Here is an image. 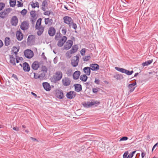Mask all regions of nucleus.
<instances>
[{
    "label": "nucleus",
    "instance_id": "72a5a7b5",
    "mask_svg": "<svg viewBox=\"0 0 158 158\" xmlns=\"http://www.w3.org/2000/svg\"><path fill=\"white\" fill-rule=\"evenodd\" d=\"M153 60H149L142 63V65L143 66H148L152 62Z\"/></svg>",
    "mask_w": 158,
    "mask_h": 158
},
{
    "label": "nucleus",
    "instance_id": "c9c22d12",
    "mask_svg": "<svg viewBox=\"0 0 158 158\" xmlns=\"http://www.w3.org/2000/svg\"><path fill=\"white\" fill-rule=\"evenodd\" d=\"M115 69L117 71L121 72L123 73H125V69L123 68H120L117 67H115Z\"/></svg>",
    "mask_w": 158,
    "mask_h": 158
},
{
    "label": "nucleus",
    "instance_id": "1a4fd4ad",
    "mask_svg": "<svg viewBox=\"0 0 158 158\" xmlns=\"http://www.w3.org/2000/svg\"><path fill=\"white\" fill-rule=\"evenodd\" d=\"M73 44V42L72 40H68L64 46V48L65 50H67L71 48Z\"/></svg>",
    "mask_w": 158,
    "mask_h": 158
},
{
    "label": "nucleus",
    "instance_id": "6ab92c4d",
    "mask_svg": "<svg viewBox=\"0 0 158 158\" xmlns=\"http://www.w3.org/2000/svg\"><path fill=\"white\" fill-rule=\"evenodd\" d=\"M39 66V63L38 61H35L31 65L32 69L34 70H37Z\"/></svg>",
    "mask_w": 158,
    "mask_h": 158
},
{
    "label": "nucleus",
    "instance_id": "58836bf2",
    "mask_svg": "<svg viewBox=\"0 0 158 158\" xmlns=\"http://www.w3.org/2000/svg\"><path fill=\"white\" fill-rule=\"evenodd\" d=\"M91 58L90 56H85L83 58V60L84 61H88Z\"/></svg>",
    "mask_w": 158,
    "mask_h": 158
},
{
    "label": "nucleus",
    "instance_id": "b1692460",
    "mask_svg": "<svg viewBox=\"0 0 158 158\" xmlns=\"http://www.w3.org/2000/svg\"><path fill=\"white\" fill-rule=\"evenodd\" d=\"M80 74L81 72L80 71H77L75 72L73 75V79L75 80L78 79Z\"/></svg>",
    "mask_w": 158,
    "mask_h": 158
},
{
    "label": "nucleus",
    "instance_id": "4c0bfd02",
    "mask_svg": "<svg viewBox=\"0 0 158 158\" xmlns=\"http://www.w3.org/2000/svg\"><path fill=\"white\" fill-rule=\"evenodd\" d=\"M16 1L15 0H10V7H14L15 5Z\"/></svg>",
    "mask_w": 158,
    "mask_h": 158
},
{
    "label": "nucleus",
    "instance_id": "20e7f679",
    "mask_svg": "<svg viewBox=\"0 0 158 158\" xmlns=\"http://www.w3.org/2000/svg\"><path fill=\"white\" fill-rule=\"evenodd\" d=\"M11 10V8H7L0 13V18L4 19L6 17Z\"/></svg>",
    "mask_w": 158,
    "mask_h": 158
},
{
    "label": "nucleus",
    "instance_id": "9d476101",
    "mask_svg": "<svg viewBox=\"0 0 158 158\" xmlns=\"http://www.w3.org/2000/svg\"><path fill=\"white\" fill-rule=\"evenodd\" d=\"M76 95V93L74 91H71L67 93L66 96L67 98L72 99Z\"/></svg>",
    "mask_w": 158,
    "mask_h": 158
},
{
    "label": "nucleus",
    "instance_id": "e2e57ef3",
    "mask_svg": "<svg viewBox=\"0 0 158 158\" xmlns=\"http://www.w3.org/2000/svg\"><path fill=\"white\" fill-rule=\"evenodd\" d=\"M141 157L142 158H143L146 155V153H144V152H143L141 150Z\"/></svg>",
    "mask_w": 158,
    "mask_h": 158
},
{
    "label": "nucleus",
    "instance_id": "7ed1b4c3",
    "mask_svg": "<svg viewBox=\"0 0 158 158\" xmlns=\"http://www.w3.org/2000/svg\"><path fill=\"white\" fill-rule=\"evenodd\" d=\"M100 103V102L98 101H95L92 102H87L83 104V106L86 108H89L91 106L95 105L97 106Z\"/></svg>",
    "mask_w": 158,
    "mask_h": 158
},
{
    "label": "nucleus",
    "instance_id": "6e6d98bb",
    "mask_svg": "<svg viewBox=\"0 0 158 158\" xmlns=\"http://www.w3.org/2000/svg\"><path fill=\"white\" fill-rule=\"evenodd\" d=\"M17 5L18 7H22L23 6V3H21L19 1H18V4Z\"/></svg>",
    "mask_w": 158,
    "mask_h": 158
},
{
    "label": "nucleus",
    "instance_id": "a878e982",
    "mask_svg": "<svg viewBox=\"0 0 158 158\" xmlns=\"http://www.w3.org/2000/svg\"><path fill=\"white\" fill-rule=\"evenodd\" d=\"M45 24L49 26L51 25L53 23V20L49 18H45L44 20Z\"/></svg>",
    "mask_w": 158,
    "mask_h": 158
},
{
    "label": "nucleus",
    "instance_id": "7c9ffc66",
    "mask_svg": "<svg viewBox=\"0 0 158 158\" xmlns=\"http://www.w3.org/2000/svg\"><path fill=\"white\" fill-rule=\"evenodd\" d=\"M88 78V77L87 76V75L86 74L82 75L80 76V79L82 81H83L84 82L86 81Z\"/></svg>",
    "mask_w": 158,
    "mask_h": 158
},
{
    "label": "nucleus",
    "instance_id": "864d4df0",
    "mask_svg": "<svg viewBox=\"0 0 158 158\" xmlns=\"http://www.w3.org/2000/svg\"><path fill=\"white\" fill-rule=\"evenodd\" d=\"M72 25V27L75 30H76L77 28V24L73 22Z\"/></svg>",
    "mask_w": 158,
    "mask_h": 158
},
{
    "label": "nucleus",
    "instance_id": "774afa93",
    "mask_svg": "<svg viewBox=\"0 0 158 158\" xmlns=\"http://www.w3.org/2000/svg\"><path fill=\"white\" fill-rule=\"evenodd\" d=\"M133 156L130 153L128 155L127 158H132Z\"/></svg>",
    "mask_w": 158,
    "mask_h": 158
},
{
    "label": "nucleus",
    "instance_id": "bb28decb",
    "mask_svg": "<svg viewBox=\"0 0 158 158\" xmlns=\"http://www.w3.org/2000/svg\"><path fill=\"white\" fill-rule=\"evenodd\" d=\"M78 49V46L77 45H74L71 49L70 50V54H73L76 52Z\"/></svg>",
    "mask_w": 158,
    "mask_h": 158
},
{
    "label": "nucleus",
    "instance_id": "aec40b11",
    "mask_svg": "<svg viewBox=\"0 0 158 158\" xmlns=\"http://www.w3.org/2000/svg\"><path fill=\"white\" fill-rule=\"evenodd\" d=\"M75 57L76 59L75 60L73 59V60L71 62V64L74 67H76L78 65L79 62L78 56L76 55Z\"/></svg>",
    "mask_w": 158,
    "mask_h": 158
},
{
    "label": "nucleus",
    "instance_id": "f8f14e48",
    "mask_svg": "<svg viewBox=\"0 0 158 158\" xmlns=\"http://www.w3.org/2000/svg\"><path fill=\"white\" fill-rule=\"evenodd\" d=\"M12 26H16L17 25L18 19L16 16H13L10 20Z\"/></svg>",
    "mask_w": 158,
    "mask_h": 158
},
{
    "label": "nucleus",
    "instance_id": "dca6fc26",
    "mask_svg": "<svg viewBox=\"0 0 158 158\" xmlns=\"http://www.w3.org/2000/svg\"><path fill=\"white\" fill-rule=\"evenodd\" d=\"M23 69L25 72H28L30 70V68L28 64L25 62L23 64Z\"/></svg>",
    "mask_w": 158,
    "mask_h": 158
},
{
    "label": "nucleus",
    "instance_id": "bf43d9fd",
    "mask_svg": "<svg viewBox=\"0 0 158 158\" xmlns=\"http://www.w3.org/2000/svg\"><path fill=\"white\" fill-rule=\"evenodd\" d=\"M158 147V142H157L156 143L153 147L152 151H153V150L154 149V148H155L156 147Z\"/></svg>",
    "mask_w": 158,
    "mask_h": 158
},
{
    "label": "nucleus",
    "instance_id": "412c9836",
    "mask_svg": "<svg viewBox=\"0 0 158 158\" xmlns=\"http://www.w3.org/2000/svg\"><path fill=\"white\" fill-rule=\"evenodd\" d=\"M43 86L44 89L46 91H48L50 90V86L47 82H43Z\"/></svg>",
    "mask_w": 158,
    "mask_h": 158
},
{
    "label": "nucleus",
    "instance_id": "0e129e2a",
    "mask_svg": "<svg viewBox=\"0 0 158 158\" xmlns=\"http://www.w3.org/2000/svg\"><path fill=\"white\" fill-rule=\"evenodd\" d=\"M70 51H68L66 53V55L68 57H70L71 56L70 55Z\"/></svg>",
    "mask_w": 158,
    "mask_h": 158
},
{
    "label": "nucleus",
    "instance_id": "a19ab883",
    "mask_svg": "<svg viewBox=\"0 0 158 158\" xmlns=\"http://www.w3.org/2000/svg\"><path fill=\"white\" fill-rule=\"evenodd\" d=\"M48 70V68L45 66H42V71L44 73L47 72Z\"/></svg>",
    "mask_w": 158,
    "mask_h": 158
},
{
    "label": "nucleus",
    "instance_id": "2f4dec72",
    "mask_svg": "<svg viewBox=\"0 0 158 158\" xmlns=\"http://www.w3.org/2000/svg\"><path fill=\"white\" fill-rule=\"evenodd\" d=\"M10 38L8 37H6L5 38V44L6 46H9L10 44Z\"/></svg>",
    "mask_w": 158,
    "mask_h": 158
},
{
    "label": "nucleus",
    "instance_id": "c85d7f7f",
    "mask_svg": "<svg viewBox=\"0 0 158 158\" xmlns=\"http://www.w3.org/2000/svg\"><path fill=\"white\" fill-rule=\"evenodd\" d=\"M30 5L33 8H35L36 7H37L38 8L39 7V3L36 1L35 2H34L33 1L31 2H30Z\"/></svg>",
    "mask_w": 158,
    "mask_h": 158
},
{
    "label": "nucleus",
    "instance_id": "423d86ee",
    "mask_svg": "<svg viewBox=\"0 0 158 158\" xmlns=\"http://www.w3.org/2000/svg\"><path fill=\"white\" fill-rule=\"evenodd\" d=\"M63 19L64 23L68 24L69 27H71L73 21L70 17L65 16L63 17Z\"/></svg>",
    "mask_w": 158,
    "mask_h": 158
},
{
    "label": "nucleus",
    "instance_id": "f257e3e1",
    "mask_svg": "<svg viewBox=\"0 0 158 158\" xmlns=\"http://www.w3.org/2000/svg\"><path fill=\"white\" fill-rule=\"evenodd\" d=\"M41 18L39 19L37 21L35 26V29L38 30L37 34L39 36L41 35L42 34L44 29V27H43L41 25Z\"/></svg>",
    "mask_w": 158,
    "mask_h": 158
},
{
    "label": "nucleus",
    "instance_id": "13d9d810",
    "mask_svg": "<svg viewBox=\"0 0 158 158\" xmlns=\"http://www.w3.org/2000/svg\"><path fill=\"white\" fill-rule=\"evenodd\" d=\"M95 83L99 85L100 84V80L96 78L94 81Z\"/></svg>",
    "mask_w": 158,
    "mask_h": 158
},
{
    "label": "nucleus",
    "instance_id": "cd10ccee",
    "mask_svg": "<svg viewBox=\"0 0 158 158\" xmlns=\"http://www.w3.org/2000/svg\"><path fill=\"white\" fill-rule=\"evenodd\" d=\"M48 5L47 0H44L42 2L41 9L44 11H45V7Z\"/></svg>",
    "mask_w": 158,
    "mask_h": 158
},
{
    "label": "nucleus",
    "instance_id": "5701e85b",
    "mask_svg": "<svg viewBox=\"0 0 158 158\" xmlns=\"http://www.w3.org/2000/svg\"><path fill=\"white\" fill-rule=\"evenodd\" d=\"M73 86L75 88V90L76 92H79L82 90L81 85L80 84H75Z\"/></svg>",
    "mask_w": 158,
    "mask_h": 158
},
{
    "label": "nucleus",
    "instance_id": "f03ea898",
    "mask_svg": "<svg viewBox=\"0 0 158 158\" xmlns=\"http://www.w3.org/2000/svg\"><path fill=\"white\" fill-rule=\"evenodd\" d=\"M62 72L59 71H57L55 73V77L52 78V80L54 82L59 81L62 78Z\"/></svg>",
    "mask_w": 158,
    "mask_h": 158
},
{
    "label": "nucleus",
    "instance_id": "39448f33",
    "mask_svg": "<svg viewBox=\"0 0 158 158\" xmlns=\"http://www.w3.org/2000/svg\"><path fill=\"white\" fill-rule=\"evenodd\" d=\"M35 37L34 35H30L27 39V44L28 45H33L35 42Z\"/></svg>",
    "mask_w": 158,
    "mask_h": 158
},
{
    "label": "nucleus",
    "instance_id": "393cba45",
    "mask_svg": "<svg viewBox=\"0 0 158 158\" xmlns=\"http://www.w3.org/2000/svg\"><path fill=\"white\" fill-rule=\"evenodd\" d=\"M91 69L89 67H84L83 70L85 74L87 76H89L91 73Z\"/></svg>",
    "mask_w": 158,
    "mask_h": 158
},
{
    "label": "nucleus",
    "instance_id": "3c124183",
    "mask_svg": "<svg viewBox=\"0 0 158 158\" xmlns=\"http://www.w3.org/2000/svg\"><path fill=\"white\" fill-rule=\"evenodd\" d=\"M128 154V152L127 151L125 152L123 154V158H127V156Z\"/></svg>",
    "mask_w": 158,
    "mask_h": 158
},
{
    "label": "nucleus",
    "instance_id": "f3484780",
    "mask_svg": "<svg viewBox=\"0 0 158 158\" xmlns=\"http://www.w3.org/2000/svg\"><path fill=\"white\" fill-rule=\"evenodd\" d=\"M90 69L92 71H96L99 68V66L97 64H92L89 65Z\"/></svg>",
    "mask_w": 158,
    "mask_h": 158
},
{
    "label": "nucleus",
    "instance_id": "37998d69",
    "mask_svg": "<svg viewBox=\"0 0 158 158\" xmlns=\"http://www.w3.org/2000/svg\"><path fill=\"white\" fill-rule=\"evenodd\" d=\"M5 4L3 2H0V11L2 10L5 7Z\"/></svg>",
    "mask_w": 158,
    "mask_h": 158
},
{
    "label": "nucleus",
    "instance_id": "de8ad7c7",
    "mask_svg": "<svg viewBox=\"0 0 158 158\" xmlns=\"http://www.w3.org/2000/svg\"><path fill=\"white\" fill-rule=\"evenodd\" d=\"M128 139V138L126 136H123L120 138L119 141H126Z\"/></svg>",
    "mask_w": 158,
    "mask_h": 158
},
{
    "label": "nucleus",
    "instance_id": "f704fd0d",
    "mask_svg": "<svg viewBox=\"0 0 158 158\" xmlns=\"http://www.w3.org/2000/svg\"><path fill=\"white\" fill-rule=\"evenodd\" d=\"M114 78L117 80H121L123 78V75L121 74H118L114 76Z\"/></svg>",
    "mask_w": 158,
    "mask_h": 158
},
{
    "label": "nucleus",
    "instance_id": "79ce46f5",
    "mask_svg": "<svg viewBox=\"0 0 158 158\" xmlns=\"http://www.w3.org/2000/svg\"><path fill=\"white\" fill-rule=\"evenodd\" d=\"M27 10L24 9L21 11L20 13L23 15H25L27 13Z\"/></svg>",
    "mask_w": 158,
    "mask_h": 158
},
{
    "label": "nucleus",
    "instance_id": "473e14b6",
    "mask_svg": "<svg viewBox=\"0 0 158 158\" xmlns=\"http://www.w3.org/2000/svg\"><path fill=\"white\" fill-rule=\"evenodd\" d=\"M19 50V48L15 46L13 47L12 49V52H13L15 55L17 54Z\"/></svg>",
    "mask_w": 158,
    "mask_h": 158
},
{
    "label": "nucleus",
    "instance_id": "e433bc0d",
    "mask_svg": "<svg viewBox=\"0 0 158 158\" xmlns=\"http://www.w3.org/2000/svg\"><path fill=\"white\" fill-rule=\"evenodd\" d=\"M30 15L31 18L37 19V17L36 16L35 11V10H32L30 12Z\"/></svg>",
    "mask_w": 158,
    "mask_h": 158
},
{
    "label": "nucleus",
    "instance_id": "0eeeda50",
    "mask_svg": "<svg viewBox=\"0 0 158 158\" xmlns=\"http://www.w3.org/2000/svg\"><path fill=\"white\" fill-rule=\"evenodd\" d=\"M29 27V23L27 21H23L20 25L21 29L23 31L27 30Z\"/></svg>",
    "mask_w": 158,
    "mask_h": 158
},
{
    "label": "nucleus",
    "instance_id": "9b49d317",
    "mask_svg": "<svg viewBox=\"0 0 158 158\" xmlns=\"http://www.w3.org/2000/svg\"><path fill=\"white\" fill-rule=\"evenodd\" d=\"M67 38L65 36H63L58 42L57 45L60 47H62L67 40Z\"/></svg>",
    "mask_w": 158,
    "mask_h": 158
},
{
    "label": "nucleus",
    "instance_id": "c756f323",
    "mask_svg": "<svg viewBox=\"0 0 158 158\" xmlns=\"http://www.w3.org/2000/svg\"><path fill=\"white\" fill-rule=\"evenodd\" d=\"M10 62L14 65H16L15 59L12 55H10Z\"/></svg>",
    "mask_w": 158,
    "mask_h": 158
},
{
    "label": "nucleus",
    "instance_id": "49530a36",
    "mask_svg": "<svg viewBox=\"0 0 158 158\" xmlns=\"http://www.w3.org/2000/svg\"><path fill=\"white\" fill-rule=\"evenodd\" d=\"M72 70H69L67 71L66 73L68 76L70 77L71 76L72 73Z\"/></svg>",
    "mask_w": 158,
    "mask_h": 158
},
{
    "label": "nucleus",
    "instance_id": "2eb2a0df",
    "mask_svg": "<svg viewBox=\"0 0 158 158\" xmlns=\"http://www.w3.org/2000/svg\"><path fill=\"white\" fill-rule=\"evenodd\" d=\"M16 36L17 40L19 41L21 40L23 37V35L20 30L17 31Z\"/></svg>",
    "mask_w": 158,
    "mask_h": 158
},
{
    "label": "nucleus",
    "instance_id": "680f3d73",
    "mask_svg": "<svg viewBox=\"0 0 158 158\" xmlns=\"http://www.w3.org/2000/svg\"><path fill=\"white\" fill-rule=\"evenodd\" d=\"M13 129L15 131H19V127H15L13 128Z\"/></svg>",
    "mask_w": 158,
    "mask_h": 158
},
{
    "label": "nucleus",
    "instance_id": "4468645a",
    "mask_svg": "<svg viewBox=\"0 0 158 158\" xmlns=\"http://www.w3.org/2000/svg\"><path fill=\"white\" fill-rule=\"evenodd\" d=\"M56 96L59 99L63 98L64 95L63 91L60 89L57 90L56 91Z\"/></svg>",
    "mask_w": 158,
    "mask_h": 158
},
{
    "label": "nucleus",
    "instance_id": "5fc2aeb1",
    "mask_svg": "<svg viewBox=\"0 0 158 158\" xmlns=\"http://www.w3.org/2000/svg\"><path fill=\"white\" fill-rule=\"evenodd\" d=\"M12 77L14 78L17 81H19L18 79L17 75L14 74H13L12 75Z\"/></svg>",
    "mask_w": 158,
    "mask_h": 158
},
{
    "label": "nucleus",
    "instance_id": "603ef678",
    "mask_svg": "<svg viewBox=\"0 0 158 158\" xmlns=\"http://www.w3.org/2000/svg\"><path fill=\"white\" fill-rule=\"evenodd\" d=\"M61 32L64 35L66 34V30L64 28H63L61 30Z\"/></svg>",
    "mask_w": 158,
    "mask_h": 158
},
{
    "label": "nucleus",
    "instance_id": "4d7b16f0",
    "mask_svg": "<svg viewBox=\"0 0 158 158\" xmlns=\"http://www.w3.org/2000/svg\"><path fill=\"white\" fill-rule=\"evenodd\" d=\"M92 91L93 93L96 94L98 92V90L97 88H93L92 89Z\"/></svg>",
    "mask_w": 158,
    "mask_h": 158
},
{
    "label": "nucleus",
    "instance_id": "a211bd4d",
    "mask_svg": "<svg viewBox=\"0 0 158 158\" xmlns=\"http://www.w3.org/2000/svg\"><path fill=\"white\" fill-rule=\"evenodd\" d=\"M56 33V30L52 27H50L48 31V35L51 36H53Z\"/></svg>",
    "mask_w": 158,
    "mask_h": 158
},
{
    "label": "nucleus",
    "instance_id": "6e6552de",
    "mask_svg": "<svg viewBox=\"0 0 158 158\" xmlns=\"http://www.w3.org/2000/svg\"><path fill=\"white\" fill-rule=\"evenodd\" d=\"M25 56L28 59L32 58L33 56V52L30 49H27L24 52Z\"/></svg>",
    "mask_w": 158,
    "mask_h": 158
},
{
    "label": "nucleus",
    "instance_id": "c03bdc74",
    "mask_svg": "<svg viewBox=\"0 0 158 158\" xmlns=\"http://www.w3.org/2000/svg\"><path fill=\"white\" fill-rule=\"evenodd\" d=\"M85 48H83L80 51L81 54V56H84L85 53Z\"/></svg>",
    "mask_w": 158,
    "mask_h": 158
},
{
    "label": "nucleus",
    "instance_id": "052dcab7",
    "mask_svg": "<svg viewBox=\"0 0 158 158\" xmlns=\"http://www.w3.org/2000/svg\"><path fill=\"white\" fill-rule=\"evenodd\" d=\"M60 35V33L59 36H58L57 35H56L55 36V39L56 40H59V36Z\"/></svg>",
    "mask_w": 158,
    "mask_h": 158
},
{
    "label": "nucleus",
    "instance_id": "ea45409f",
    "mask_svg": "<svg viewBox=\"0 0 158 158\" xmlns=\"http://www.w3.org/2000/svg\"><path fill=\"white\" fill-rule=\"evenodd\" d=\"M133 72L134 71L133 70L129 71L126 69L125 73L128 75H131L133 73Z\"/></svg>",
    "mask_w": 158,
    "mask_h": 158
},
{
    "label": "nucleus",
    "instance_id": "ddd939ff",
    "mask_svg": "<svg viewBox=\"0 0 158 158\" xmlns=\"http://www.w3.org/2000/svg\"><path fill=\"white\" fill-rule=\"evenodd\" d=\"M62 83L64 85L68 86L70 84L71 80L68 77H65L64 79L62 80Z\"/></svg>",
    "mask_w": 158,
    "mask_h": 158
},
{
    "label": "nucleus",
    "instance_id": "09e8293b",
    "mask_svg": "<svg viewBox=\"0 0 158 158\" xmlns=\"http://www.w3.org/2000/svg\"><path fill=\"white\" fill-rule=\"evenodd\" d=\"M44 14L45 15H48L49 16V15L51 14V13H52V12H51L49 11H44Z\"/></svg>",
    "mask_w": 158,
    "mask_h": 158
},
{
    "label": "nucleus",
    "instance_id": "a18cd8bd",
    "mask_svg": "<svg viewBox=\"0 0 158 158\" xmlns=\"http://www.w3.org/2000/svg\"><path fill=\"white\" fill-rule=\"evenodd\" d=\"M34 76V78L35 79H37L38 78H40V75H38L37 74L35 73H33Z\"/></svg>",
    "mask_w": 158,
    "mask_h": 158
},
{
    "label": "nucleus",
    "instance_id": "8fccbe9b",
    "mask_svg": "<svg viewBox=\"0 0 158 158\" xmlns=\"http://www.w3.org/2000/svg\"><path fill=\"white\" fill-rule=\"evenodd\" d=\"M36 19V18H35V19L31 18V23L33 26H34V25Z\"/></svg>",
    "mask_w": 158,
    "mask_h": 158
},
{
    "label": "nucleus",
    "instance_id": "338daca9",
    "mask_svg": "<svg viewBox=\"0 0 158 158\" xmlns=\"http://www.w3.org/2000/svg\"><path fill=\"white\" fill-rule=\"evenodd\" d=\"M57 60L56 57H55L53 60L54 63L55 64H56L57 62Z\"/></svg>",
    "mask_w": 158,
    "mask_h": 158
},
{
    "label": "nucleus",
    "instance_id": "69168bd1",
    "mask_svg": "<svg viewBox=\"0 0 158 158\" xmlns=\"http://www.w3.org/2000/svg\"><path fill=\"white\" fill-rule=\"evenodd\" d=\"M43 57V58H44L45 60H47V58L44 55V52H43L41 55Z\"/></svg>",
    "mask_w": 158,
    "mask_h": 158
},
{
    "label": "nucleus",
    "instance_id": "4be33fe9",
    "mask_svg": "<svg viewBox=\"0 0 158 158\" xmlns=\"http://www.w3.org/2000/svg\"><path fill=\"white\" fill-rule=\"evenodd\" d=\"M136 84V82H135L129 84L128 86V88L130 90V92H132L135 89V86Z\"/></svg>",
    "mask_w": 158,
    "mask_h": 158
}]
</instances>
